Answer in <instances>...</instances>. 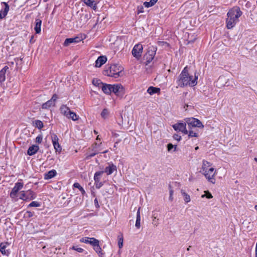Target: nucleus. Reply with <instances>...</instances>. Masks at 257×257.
<instances>
[{"label": "nucleus", "instance_id": "obj_31", "mask_svg": "<svg viewBox=\"0 0 257 257\" xmlns=\"http://www.w3.org/2000/svg\"><path fill=\"white\" fill-rule=\"evenodd\" d=\"M54 105L55 103L51 99H50L42 104V108L43 109H48L51 106Z\"/></svg>", "mask_w": 257, "mask_h": 257}, {"label": "nucleus", "instance_id": "obj_13", "mask_svg": "<svg viewBox=\"0 0 257 257\" xmlns=\"http://www.w3.org/2000/svg\"><path fill=\"white\" fill-rule=\"evenodd\" d=\"M3 4L5 6V7L4 9L0 11V19H4L7 16L10 10L9 6L7 3L2 2V5Z\"/></svg>", "mask_w": 257, "mask_h": 257}, {"label": "nucleus", "instance_id": "obj_42", "mask_svg": "<svg viewBox=\"0 0 257 257\" xmlns=\"http://www.w3.org/2000/svg\"><path fill=\"white\" fill-rule=\"evenodd\" d=\"M82 202V200L81 198L79 196H77L76 197L74 202L76 206H79L80 205Z\"/></svg>", "mask_w": 257, "mask_h": 257}, {"label": "nucleus", "instance_id": "obj_41", "mask_svg": "<svg viewBox=\"0 0 257 257\" xmlns=\"http://www.w3.org/2000/svg\"><path fill=\"white\" fill-rule=\"evenodd\" d=\"M41 206V203L37 202V201H32L31 203H30L28 207H40Z\"/></svg>", "mask_w": 257, "mask_h": 257}, {"label": "nucleus", "instance_id": "obj_25", "mask_svg": "<svg viewBox=\"0 0 257 257\" xmlns=\"http://www.w3.org/2000/svg\"><path fill=\"white\" fill-rule=\"evenodd\" d=\"M60 111L62 114L65 115L66 117L69 115L71 110L69 108L65 105H63L60 107Z\"/></svg>", "mask_w": 257, "mask_h": 257}, {"label": "nucleus", "instance_id": "obj_45", "mask_svg": "<svg viewBox=\"0 0 257 257\" xmlns=\"http://www.w3.org/2000/svg\"><path fill=\"white\" fill-rule=\"evenodd\" d=\"M195 127H197L199 128H203L204 125H203L202 123L200 121V120L196 118Z\"/></svg>", "mask_w": 257, "mask_h": 257}, {"label": "nucleus", "instance_id": "obj_29", "mask_svg": "<svg viewBox=\"0 0 257 257\" xmlns=\"http://www.w3.org/2000/svg\"><path fill=\"white\" fill-rule=\"evenodd\" d=\"M135 226L138 229H139L141 227L140 208L137 211Z\"/></svg>", "mask_w": 257, "mask_h": 257}, {"label": "nucleus", "instance_id": "obj_9", "mask_svg": "<svg viewBox=\"0 0 257 257\" xmlns=\"http://www.w3.org/2000/svg\"><path fill=\"white\" fill-rule=\"evenodd\" d=\"M23 187V183L21 182H17L15 184V186L12 189L10 196L12 198H15L17 197V193Z\"/></svg>", "mask_w": 257, "mask_h": 257}, {"label": "nucleus", "instance_id": "obj_37", "mask_svg": "<svg viewBox=\"0 0 257 257\" xmlns=\"http://www.w3.org/2000/svg\"><path fill=\"white\" fill-rule=\"evenodd\" d=\"M177 145H173L169 143L167 145V150L169 152H175L176 151Z\"/></svg>", "mask_w": 257, "mask_h": 257}, {"label": "nucleus", "instance_id": "obj_57", "mask_svg": "<svg viewBox=\"0 0 257 257\" xmlns=\"http://www.w3.org/2000/svg\"><path fill=\"white\" fill-rule=\"evenodd\" d=\"M158 0H150L151 3L153 4V5H154Z\"/></svg>", "mask_w": 257, "mask_h": 257}, {"label": "nucleus", "instance_id": "obj_32", "mask_svg": "<svg viewBox=\"0 0 257 257\" xmlns=\"http://www.w3.org/2000/svg\"><path fill=\"white\" fill-rule=\"evenodd\" d=\"M82 1L88 6L91 7L93 9L95 10L96 9V5L94 3L93 0H82Z\"/></svg>", "mask_w": 257, "mask_h": 257}, {"label": "nucleus", "instance_id": "obj_2", "mask_svg": "<svg viewBox=\"0 0 257 257\" xmlns=\"http://www.w3.org/2000/svg\"><path fill=\"white\" fill-rule=\"evenodd\" d=\"M242 12L238 7H233L227 13L226 20L227 29H232L238 22V18L241 16Z\"/></svg>", "mask_w": 257, "mask_h": 257}, {"label": "nucleus", "instance_id": "obj_26", "mask_svg": "<svg viewBox=\"0 0 257 257\" xmlns=\"http://www.w3.org/2000/svg\"><path fill=\"white\" fill-rule=\"evenodd\" d=\"M102 90L104 93L109 94L111 93V84H102Z\"/></svg>", "mask_w": 257, "mask_h": 257}, {"label": "nucleus", "instance_id": "obj_36", "mask_svg": "<svg viewBox=\"0 0 257 257\" xmlns=\"http://www.w3.org/2000/svg\"><path fill=\"white\" fill-rule=\"evenodd\" d=\"M68 118H71L73 120H77L78 119V116L76 114L71 111L70 113L69 114V115L67 116Z\"/></svg>", "mask_w": 257, "mask_h": 257}, {"label": "nucleus", "instance_id": "obj_59", "mask_svg": "<svg viewBox=\"0 0 257 257\" xmlns=\"http://www.w3.org/2000/svg\"><path fill=\"white\" fill-rule=\"evenodd\" d=\"M254 209L257 211V205H255Z\"/></svg>", "mask_w": 257, "mask_h": 257}, {"label": "nucleus", "instance_id": "obj_39", "mask_svg": "<svg viewBox=\"0 0 257 257\" xmlns=\"http://www.w3.org/2000/svg\"><path fill=\"white\" fill-rule=\"evenodd\" d=\"M123 239L122 235L118 236V245L119 248H121L123 246Z\"/></svg>", "mask_w": 257, "mask_h": 257}, {"label": "nucleus", "instance_id": "obj_12", "mask_svg": "<svg viewBox=\"0 0 257 257\" xmlns=\"http://www.w3.org/2000/svg\"><path fill=\"white\" fill-rule=\"evenodd\" d=\"M10 245V243L8 242H3L0 243V251L3 255L8 256L10 251L7 248Z\"/></svg>", "mask_w": 257, "mask_h": 257}, {"label": "nucleus", "instance_id": "obj_62", "mask_svg": "<svg viewBox=\"0 0 257 257\" xmlns=\"http://www.w3.org/2000/svg\"><path fill=\"white\" fill-rule=\"evenodd\" d=\"M190 246H189V247L187 248V250H190Z\"/></svg>", "mask_w": 257, "mask_h": 257}, {"label": "nucleus", "instance_id": "obj_52", "mask_svg": "<svg viewBox=\"0 0 257 257\" xmlns=\"http://www.w3.org/2000/svg\"><path fill=\"white\" fill-rule=\"evenodd\" d=\"M58 98V96L57 94H54L53 95L51 100L54 103H55V102L56 101V100Z\"/></svg>", "mask_w": 257, "mask_h": 257}, {"label": "nucleus", "instance_id": "obj_34", "mask_svg": "<svg viewBox=\"0 0 257 257\" xmlns=\"http://www.w3.org/2000/svg\"><path fill=\"white\" fill-rule=\"evenodd\" d=\"M33 124L35 127H37L39 130L42 128L44 126L43 122L40 120H35L33 121Z\"/></svg>", "mask_w": 257, "mask_h": 257}, {"label": "nucleus", "instance_id": "obj_21", "mask_svg": "<svg viewBox=\"0 0 257 257\" xmlns=\"http://www.w3.org/2000/svg\"><path fill=\"white\" fill-rule=\"evenodd\" d=\"M39 149V147L37 145H33L30 146L28 151L27 154L29 156H32L35 154Z\"/></svg>", "mask_w": 257, "mask_h": 257}, {"label": "nucleus", "instance_id": "obj_14", "mask_svg": "<svg viewBox=\"0 0 257 257\" xmlns=\"http://www.w3.org/2000/svg\"><path fill=\"white\" fill-rule=\"evenodd\" d=\"M116 166L112 163H108V166L105 167L104 173L107 174V175H111L114 171H116Z\"/></svg>", "mask_w": 257, "mask_h": 257}, {"label": "nucleus", "instance_id": "obj_27", "mask_svg": "<svg viewBox=\"0 0 257 257\" xmlns=\"http://www.w3.org/2000/svg\"><path fill=\"white\" fill-rule=\"evenodd\" d=\"M160 91L161 90L159 88L150 86L148 88L147 92L150 95H153L155 93H160Z\"/></svg>", "mask_w": 257, "mask_h": 257}, {"label": "nucleus", "instance_id": "obj_1", "mask_svg": "<svg viewBox=\"0 0 257 257\" xmlns=\"http://www.w3.org/2000/svg\"><path fill=\"white\" fill-rule=\"evenodd\" d=\"M197 79L198 76L195 74L194 77L189 75L188 67L186 66L179 75L176 81V83L178 87L181 88L188 86L193 87L197 84Z\"/></svg>", "mask_w": 257, "mask_h": 257}, {"label": "nucleus", "instance_id": "obj_19", "mask_svg": "<svg viewBox=\"0 0 257 257\" xmlns=\"http://www.w3.org/2000/svg\"><path fill=\"white\" fill-rule=\"evenodd\" d=\"M93 249L98 254L99 257H104V254L102 251V249L99 245V241L98 240L96 243H95L93 246Z\"/></svg>", "mask_w": 257, "mask_h": 257}, {"label": "nucleus", "instance_id": "obj_58", "mask_svg": "<svg viewBox=\"0 0 257 257\" xmlns=\"http://www.w3.org/2000/svg\"><path fill=\"white\" fill-rule=\"evenodd\" d=\"M34 38V36H31V38L30 40V42L31 43H33V39Z\"/></svg>", "mask_w": 257, "mask_h": 257}, {"label": "nucleus", "instance_id": "obj_63", "mask_svg": "<svg viewBox=\"0 0 257 257\" xmlns=\"http://www.w3.org/2000/svg\"><path fill=\"white\" fill-rule=\"evenodd\" d=\"M198 149V147H196L195 148V150H197Z\"/></svg>", "mask_w": 257, "mask_h": 257}, {"label": "nucleus", "instance_id": "obj_61", "mask_svg": "<svg viewBox=\"0 0 257 257\" xmlns=\"http://www.w3.org/2000/svg\"><path fill=\"white\" fill-rule=\"evenodd\" d=\"M254 160L255 161L257 162V158H254Z\"/></svg>", "mask_w": 257, "mask_h": 257}, {"label": "nucleus", "instance_id": "obj_5", "mask_svg": "<svg viewBox=\"0 0 257 257\" xmlns=\"http://www.w3.org/2000/svg\"><path fill=\"white\" fill-rule=\"evenodd\" d=\"M143 50V45L141 44H137L134 46L132 51V55L134 57L139 60L141 57Z\"/></svg>", "mask_w": 257, "mask_h": 257}, {"label": "nucleus", "instance_id": "obj_35", "mask_svg": "<svg viewBox=\"0 0 257 257\" xmlns=\"http://www.w3.org/2000/svg\"><path fill=\"white\" fill-rule=\"evenodd\" d=\"M109 111L107 109L104 108L101 113V116L103 119H106L108 117Z\"/></svg>", "mask_w": 257, "mask_h": 257}, {"label": "nucleus", "instance_id": "obj_17", "mask_svg": "<svg viewBox=\"0 0 257 257\" xmlns=\"http://www.w3.org/2000/svg\"><path fill=\"white\" fill-rule=\"evenodd\" d=\"M107 61V58L105 56H100L98 57L95 61V67H100L104 64Z\"/></svg>", "mask_w": 257, "mask_h": 257}, {"label": "nucleus", "instance_id": "obj_15", "mask_svg": "<svg viewBox=\"0 0 257 257\" xmlns=\"http://www.w3.org/2000/svg\"><path fill=\"white\" fill-rule=\"evenodd\" d=\"M98 239L94 238V237H84L80 239V241L82 242H84L85 243L89 244L91 245L92 246L95 243H96V241Z\"/></svg>", "mask_w": 257, "mask_h": 257}, {"label": "nucleus", "instance_id": "obj_6", "mask_svg": "<svg viewBox=\"0 0 257 257\" xmlns=\"http://www.w3.org/2000/svg\"><path fill=\"white\" fill-rule=\"evenodd\" d=\"M202 174L205 176L209 182L212 184L215 183V179L214 177L216 174V170H215L214 168L209 169L205 173Z\"/></svg>", "mask_w": 257, "mask_h": 257}, {"label": "nucleus", "instance_id": "obj_30", "mask_svg": "<svg viewBox=\"0 0 257 257\" xmlns=\"http://www.w3.org/2000/svg\"><path fill=\"white\" fill-rule=\"evenodd\" d=\"M181 194L184 198V200L185 203H188L191 200L190 196L189 194L186 193L185 191L183 189L181 190Z\"/></svg>", "mask_w": 257, "mask_h": 257}, {"label": "nucleus", "instance_id": "obj_24", "mask_svg": "<svg viewBox=\"0 0 257 257\" xmlns=\"http://www.w3.org/2000/svg\"><path fill=\"white\" fill-rule=\"evenodd\" d=\"M196 120V118L193 117L187 118L185 119V121L186 123H187L189 129H191L192 127H195Z\"/></svg>", "mask_w": 257, "mask_h": 257}, {"label": "nucleus", "instance_id": "obj_44", "mask_svg": "<svg viewBox=\"0 0 257 257\" xmlns=\"http://www.w3.org/2000/svg\"><path fill=\"white\" fill-rule=\"evenodd\" d=\"M188 136L189 137H196L197 138L198 137V135L194 132L192 130H190L189 131V132L188 133Z\"/></svg>", "mask_w": 257, "mask_h": 257}, {"label": "nucleus", "instance_id": "obj_4", "mask_svg": "<svg viewBox=\"0 0 257 257\" xmlns=\"http://www.w3.org/2000/svg\"><path fill=\"white\" fill-rule=\"evenodd\" d=\"M157 48L156 46H150L148 47L147 52L145 55L146 60V65L149 64L154 59L156 53Z\"/></svg>", "mask_w": 257, "mask_h": 257}, {"label": "nucleus", "instance_id": "obj_8", "mask_svg": "<svg viewBox=\"0 0 257 257\" xmlns=\"http://www.w3.org/2000/svg\"><path fill=\"white\" fill-rule=\"evenodd\" d=\"M173 128L178 132H181L183 134H188V131L186 129V122H178L173 125Z\"/></svg>", "mask_w": 257, "mask_h": 257}, {"label": "nucleus", "instance_id": "obj_22", "mask_svg": "<svg viewBox=\"0 0 257 257\" xmlns=\"http://www.w3.org/2000/svg\"><path fill=\"white\" fill-rule=\"evenodd\" d=\"M8 66H5L1 70H0V82L3 83L6 80V73L9 69Z\"/></svg>", "mask_w": 257, "mask_h": 257}, {"label": "nucleus", "instance_id": "obj_43", "mask_svg": "<svg viewBox=\"0 0 257 257\" xmlns=\"http://www.w3.org/2000/svg\"><path fill=\"white\" fill-rule=\"evenodd\" d=\"M20 199L24 201L28 200L27 197V193H25L24 191H22L20 196Z\"/></svg>", "mask_w": 257, "mask_h": 257}, {"label": "nucleus", "instance_id": "obj_54", "mask_svg": "<svg viewBox=\"0 0 257 257\" xmlns=\"http://www.w3.org/2000/svg\"><path fill=\"white\" fill-rule=\"evenodd\" d=\"M144 12V8L143 6H139L138 7V13H142Z\"/></svg>", "mask_w": 257, "mask_h": 257}, {"label": "nucleus", "instance_id": "obj_55", "mask_svg": "<svg viewBox=\"0 0 257 257\" xmlns=\"http://www.w3.org/2000/svg\"><path fill=\"white\" fill-rule=\"evenodd\" d=\"M98 153V152H95L94 153H91V154H89L86 158L88 159L92 158V157H94L95 155H96V154H97Z\"/></svg>", "mask_w": 257, "mask_h": 257}, {"label": "nucleus", "instance_id": "obj_28", "mask_svg": "<svg viewBox=\"0 0 257 257\" xmlns=\"http://www.w3.org/2000/svg\"><path fill=\"white\" fill-rule=\"evenodd\" d=\"M57 172L55 170H51L45 174L44 178L45 179H50L55 176Z\"/></svg>", "mask_w": 257, "mask_h": 257}, {"label": "nucleus", "instance_id": "obj_16", "mask_svg": "<svg viewBox=\"0 0 257 257\" xmlns=\"http://www.w3.org/2000/svg\"><path fill=\"white\" fill-rule=\"evenodd\" d=\"M122 90L123 87L121 84H117L112 85L111 92L115 93L117 95H119Z\"/></svg>", "mask_w": 257, "mask_h": 257}, {"label": "nucleus", "instance_id": "obj_50", "mask_svg": "<svg viewBox=\"0 0 257 257\" xmlns=\"http://www.w3.org/2000/svg\"><path fill=\"white\" fill-rule=\"evenodd\" d=\"M34 215V213L33 212H32L30 211H27L26 212V213H25V216L26 217H29V218H30L31 217H32Z\"/></svg>", "mask_w": 257, "mask_h": 257}, {"label": "nucleus", "instance_id": "obj_3", "mask_svg": "<svg viewBox=\"0 0 257 257\" xmlns=\"http://www.w3.org/2000/svg\"><path fill=\"white\" fill-rule=\"evenodd\" d=\"M123 67L119 64L111 65L108 68L104 70L103 74L105 75L117 78L122 75Z\"/></svg>", "mask_w": 257, "mask_h": 257}, {"label": "nucleus", "instance_id": "obj_33", "mask_svg": "<svg viewBox=\"0 0 257 257\" xmlns=\"http://www.w3.org/2000/svg\"><path fill=\"white\" fill-rule=\"evenodd\" d=\"M26 193L27 199L28 200H33L36 197V194L35 193L31 190H28Z\"/></svg>", "mask_w": 257, "mask_h": 257}, {"label": "nucleus", "instance_id": "obj_64", "mask_svg": "<svg viewBox=\"0 0 257 257\" xmlns=\"http://www.w3.org/2000/svg\"><path fill=\"white\" fill-rule=\"evenodd\" d=\"M43 1H44V2H47L48 0H43Z\"/></svg>", "mask_w": 257, "mask_h": 257}, {"label": "nucleus", "instance_id": "obj_18", "mask_svg": "<svg viewBox=\"0 0 257 257\" xmlns=\"http://www.w3.org/2000/svg\"><path fill=\"white\" fill-rule=\"evenodd\" d=\"M81 41V39L78 37L75 38H67L65 40L64 43V46H67L71 43H77L80 42Z\"/></svg>", "mask_w": 257, "mask_h": 257}, {"label": "nucleus", "instance_id": "obj_60", "mask_svg": "<svg viewBox=\"0 0 257 257\" xmlns=\"http://www.w3.org/2000/svg\"><path fill=\"white\" fill-rule=\"evenodd\" d=\"M87 17H88V15H87V14H86V15H85V18H87Z\"/></svg>", "mask_w": 257, "mask_h": 257}, {"label": "nucleus", "instance_id": "obj_51", "mask_svg": "<svg viewBox=\"0 0 257 257\" xmlns=\"http://www.w3.org/2000/svg\"><path fill=\"white\" fill-rule=\"evenodd\" d=\"M144 6L146 7V8H149V7H151L153 6H154L153 5V4L151 3V2H145L144 3Z\"/></svg>", "mask_w": 257, "mask_h": 257}, {"label": "nucleus", "instance_id": "obj_49", "mask_svg": "<svg viewBox=\"0 0 257 257\" xmlns=\"http://www.w3.org/2000/svg\"><path fill=\"white\" fill-rule=\"evenodd\" d=\"M42 140H43L42 136L38 135L36 138L35 142H36V143L40 144L42 142Z\"/></svg>", "mask_w": 257, "mask_h": 257}, {"label": "nucleus", "instance_id": "obj_40", "mask_svg": "<svg viewBox=\"0 0 257 257\" xmlns=\"http://www.w3.org/2000/svg\"><path fill=\"white\" fill-rule=\"evenodd\" d=\"M205 194H203L201 196L202 198L206 197L207 199H211L213 198V196L208 191H205Z\"/></svg>", "mask_w": 257, "mask_h": 257}, {"label": "nucleus", "instance_id": "obj_46", "mask_svg": "<svg viewBox=\"0 0 257 257\" xmlns=\"http://www.w3.org/2000/svg\"><path fill=\"white\" fill-rule=\"evenodd\" d=\"M72 249L75 250L78 252H82L84 251V249L78 246H73L71 247Z\"/></svg>", "mask_w": 257, "mask_h": 257}, {"label": "nucleus", "instance_id": "obj_20", "mask_svg": "<svg viewBox=\"0 0 257 257\" xmlns=\"http://www.w3.org/2000/svg\"><path fill=\"white\" fill-rule=\"evenodd\" d=\"M210 168H213L212 167H211V164L207 161L203 160L202 167L201 171L202 173H205L208 169Z\"/></svg>", "mask_w": 257, "mask_h": 257}, {"label": "nucleus", "instance_id": "obj_11", "mask_svg": "<svg viewBox=\"0 0 257 257\" xmlns=\"http://www.w3.org/2000/svg\"><path fill=\"white\" fill-rule=\"evenodd\" d=\"M217 85L220 86H229L231 85V86H233L232 84H230L229 83V79H227L226 77L224 76H220L217 81Z\"/></svg>", "mask_w": 257, "mask_h": 257}, {"label": "nucleus", "instance_id": "obj_23", "mask_svg": "<svg viewBox=\"0 0 257 257\" xmlns=\"http://www.w3.org/2000/svg\"><path fill=\"white\" fill-rule=\"evenodd\" d=\"M42 21L39 19H36L34 30L36 34H40L41 31Z\"/></svg>", "mask_w": 257, "mask_h": 257}, {"label": "nucleus", "instance_id": "obj_53", "mask_svg": "<svg viewBox=\"0 0 257 257\" xmlns=\"http://www.w3.org/2000/svg\"><path fill=\"white\" fill-rule=\"evenodd\" d=\"M173 138L175 140H177L178 141H180L181 139V137L180 136H179L178 135L175 134L173 135Z\"/></svg>", "mask_w": 257, "mask_h": 257}, {"label": "nucleus", "instance_id": "obj_7", "mask_svg": "<svg viewBox=\"0 0 257 257\" xmlns=\"http://www.w3.org/2000/svg\"><path fill=\"white\" fill-rule=\"evenodd\" d=\"M103 173H104V171H98L95 172V173L94 174V184L97 189H99L103 185V182L100 181L101 177Z\"/></svg>", "mask_w": 257, "mask_h": 257}, {"label": "nucleus", "instance_id": "obj_10", "mask_svg": "<svg viewBox=\"0 0 257 257\" xmlns=\"http://www.w3.org/2000/svg\"><path fill=\"white\" fill-rule=\"evenodd\" d=\"M51 139L53 145L56 152H60L62 150V148L59 144V139L57 136L55 134H53L51 136Z\"/></svg>", "mask_w": 257, "mask_h": 257}, {"label": "nucleus", "instance_id": "obj_47", "mask_svg": "<svg viewBox=\"0 0 257 257\" xmlns=\"http://www.w3.org/2000/svg\"><path fill=\"white\" fill-rule=\"evenodd\" d=\"M169 194H170L169 200L171 201H172L173 200V195L174 191H173V189H172L171 185H169Z\"/></svg>", "mask_w": 257, "mask_h": 257}, {"label": "nucleus", "instance_id": "obj_48", "mask_svg": "<svg viewBox=\"0 0 257 257\" xmlns=\"http://www.w3.org/2000/svg\"><path fill=\"white\" fill-rule=\"evenodd\" d=\"M92 83L94 85L96 86H99L100 84L102 85V83L99 79H93L92 80Z\"/></svg>", "mask_w": 257, "mask_h": 257}, {"label": "nucleus", "instance_id": "obj_38", "mask_svg": "<svg viewBox=\"0 0 257 257\" xmlns=\"http://www.w3.org/2000/svg\"><path fill=\"white\" fill-rule=\"evenodd\" d=\"M73 187L76 188H78L81 192L82 195H84L85 191L82 187L78 183H75L73 184Z\"/></svg>", "mask_w": 257, "mask_h": 257}, {"label": "nucleus", "instance_id": "obj_56", "mask_svg": "<svg viewBox=\"0 0 257 257\" xmlns=\"http://www.w3.org/2000/svg\"><path fill=\"white\" fill-rule=\"evenodd\" d=\"M94 205H95V207L96 208H99V205L98 204V200L96 198L94 199Z\"/></svg>", "mask_w": 257, "mask_h": 257}]
</instances>
